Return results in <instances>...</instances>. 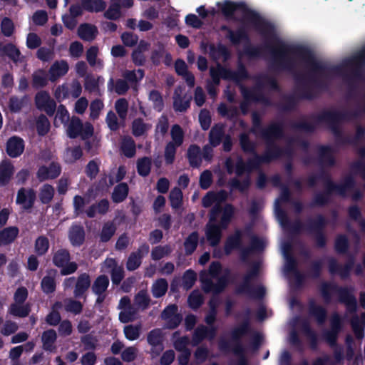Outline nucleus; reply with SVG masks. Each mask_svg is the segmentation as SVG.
<instances>
[{
    "mask_svg": "<svg viewBox=\"0 0 365 365\" xmlns=\"http://www.w3.org/2000/svg\"><path fill=\"white\" fill-rule=\"evenodd\" d=\"M178 147L173 142H169L165 145L164 156L167 165H171L174 163Z\"/></svg>",
    "mask_w": 365,
    "mask_h": 365,
    "instance_id": "obj_63",
    "label": "nucleus"
},
{
    "mask_svg": "<svg viewBox=\"0 0 365 365\" xmlns=\"http://www.w3.org/2000/svg\"><path fill=\"white\" fill-rule=\"evenodd\" d=\"M259 274V266L254 265L243 277V282L235 289L236 294H247L252 299H262L265 295V288L262 286L256 287L251 284V281Z\"/></svg>",
    "mask_w": 365,
    "mask_h": 365,
    "instance_id": "obj_8",
    "label": "nucleus"
},
{
    "mask_svg": "<svg viewBox=\"0 0 365 365\" xmlns=\"http://www.w3.org/2000/svg\"><path fill=\"white\" fill-rule=\"evenodd\" d=\"M201 150L199 145L192 144L189 146L187 152V158L190 167L197 168L201 165Z\"/></svg>",
    "mask_w": 365,
    "mask_h": 365,
    "instance_id": "obj_32",
    "label": "nucleus"
},
{
    "mask_svg": "<svg viewBox=\"0 0 365 365\" xmlns=\"http://www.w3.org/2000/svg\"><path fill=\"white\" fill-rule=\"evenodd\" d=\"M217 283H214L212 280H207V290L205 293H213V294H219L222 293L229 284L228 274H224L217 277Z\"/></svg>",
    "mask_w": 365,
    "mask_h": 365,
    "instance_id": "obj_24",
    "label": "nucleus"
},
{
    "mask_svg": "<svg viewBox=\"0 0 365 365\" xmlns=\"http://www.w3.org/2000/svg\"><path fill=\"white\" fill-rule=\"evenodd\" d=\"M281 151L282 147L274 142L266 143L265 150L260 156L264 164H269L282 157Z\"/></svg>",
    "mask_w": 365,
    "mask_h": 365,
    "instance_id": "obj_21",
    "label": "nucleus"
},
{
    "mask_svg": "<svg viewBox=\"0 0 365 365\" xmlns=\"http://www.w3.org/2000/svg\"><path fill=\"white\" fill-rule=\"evenodd\" d=\"M241 92L245 102L248 103L249 101H255L261 102L264 104H268L269 103L268 98L264 96L260 88H257V86L252 89L242 86Z\"/></svg>",
    "mask_w": 365,
    "mask_h": 365,
    "instance_id": "obj_20",
    "label": "nucleus"
},
{
    "mask_svg": "<svg viewBox=\"0 0 365 365\" xmlns=\"http://www.w3.org/2000/svg\"><path fill=\"white\" fill-rule=\"evenodd\" d=\"M170 135L172 141L177 146H180L184 140V132L181 126L178 124H175L172 126L170 130Z\"/></svg>",
    "mask_w": 365,
    "mask_h": 365,
    "instance_id": "obj_60",
    "label": "nucleus"
},
{
    "mask_svg": "<svg viewBox=\"0 0 365 365\" xmlns=\"http://www.w3.org/2000/svg\"><path fill=\"white\" fill-rule=\"evenodd\" d=\"M19 230L16 226H10L0 230V247L12 244L17 238Z\"/></svg>",
    "mask_w": 365,
    "mask_h": 365,
    "instance_id": "obj_27",
    "label": "nucleus"
},
{
    "mask_svg": "<svg viewBox=\"0 0 365 365\" xmlns=\"http://www.w3.org/2000/svg\"><path fill=\"white\" fill-rule=\"evenodd\" d=\"M323 263L321 259L312 262L307 271V276L312 279H319L322 275Z\"/></svg>",
    "mask_w": 365,
    "mask_h": 365,
    "instance_id": "obj_62",
    "label": "nucleus"
},
{
    "mask_svg": "<svg viewBox=\"0 0 365 365\" xmlns=\"http://www.w3.org/2000/svg\"><path fill=\"white\" fill-rule=\"evenodd\" d=\"M83 150L80 145L68 147L64 153V161L67 164H73L83 156Z\"/></svg>",
    "mask_w": 365,
    "mask_h": 365,
    "instance_id": "obj_39",
    "label": "nucleus"
},
{
    "mask_svg": "<svg viewBox=\"0 0 365 365\" xmlns=\"http://www.w3.org/2000/svg\"><path fill=\"white\" fill-rule=\"evenodd\" d=\"M251 184L249 177L245 178L243 180L240 181L236 178L231 179L229 185L232 190H237L240 192H245L248 190Z\"/></svg>",
    "mask_w": 365,
    "mask_h": 365,
    "instance_id": "obj_56",
    "label": "nucleus"
},
{
    "mask_svg": "<svg viewBox=\"0 0 365 365\" xmlns=\"http://www.w3.org/2000/svg\"><path fill=\"white\" fill-rule=\"evenodd\" d=\"M169 200L170 206L173 209H178L182 202V192L179 187H174L170 192Z\"/></svg>",
    "mask_w": 365,
    "mask_h": 365,
    "instance_id": "obj_57",
    "label": "nucleus"
},
{
    "mask_svg": "<svg viewBox=\"0 0 365 365\" xmlns=\"http://www.w3.org/2000/svg\"><path fill=\"white\" fill-rule=\"evenodd\" d=\"M141 331V325L129 324L125 326L123 332L125 337L129 341H134L139 338Z\"/></svg>",
    "mask_w": 365,
    "mask_h": 365,
    "instance_id": "obj_58",
    "label": "nucleus"
},
{
    "mask_svg": "<svg viewBox=\"0 0 365 365\" xmlns=\"http://www.w3.org/2000/svg\"><path fill=\"white\" fill-rule=\"evenodd\" d=\"M41 287L46 294L54 292L56 288L55 277L48 275L43 277L41 282Z\"/></svg>",
    "mask_w": 365,
    "mask_h": 365,
    "instance_id": "obj_59",
    "label": "nucleus"
},
{
    "mask_svg": "<svg viewBox=\"0 0 365 365\" xmlns=\"http://www.w3.org/2000/svg\"><path fill=\"white\" fill-rule=\"evenodd\" d=\"M164 336L163 331L155 328L150 331L147 334V342L151 346L150 353L158 356L164 349Z\"/></svg>",
    "mask_w": 365,
    "mask_h": 365,
    "instance_id": "obj_13",
    "label": "nucleus"
},
{
    "mask_svg": "<svg viewBox=\"0 0 365 365\" xmlns=\"http://www.w3.org/2000/svg\"><path fill=\"white\" fill-rule=\"evenodd\" d=\"M336 113L337 110H324L317 115L313 114L310 116L314 122H309L305 120L292 121L289 123V127L297 131L312 133L316 130L318 124L326 123L339 143L353 145V139L343 135L340 123L344 120L341 117H336L335 113Z\"/></svg>",
    "mask_w": 365,
    "mask_h": 365,
    "instance_id": "obj_2",
    "label": "nucleus"
},
{
    "mask_svg": "<svg viewBox=\"0 0 365 365\" xmlns=\"http://www.w3.org/2000/svg\"><path fill=\"white\" fill-rule=\"evenodd\" d=\"M318 160L322 166L333 167L335 165L336 160L331 146L322 145L318 146Z\"/></svg>",
    "mask_w": 365,
    "mask_h": 365,
    "instance_id": "obj_22",
    "label": "nucleus"
},
{
    "mask_svg": "<svg viewBox=\"0 0 365 365\" xmlns=\"http://www.w3.org/2000/svg\"><path fill=\"white\" fill-rule=\"evenodd\" d=\"M210 55L215 58L216 56L217 57H224L225 59L228 58L230 56V53L229 49L222 43H218L215 46L213 43H211L209 46Z\"/></svg>",
    "mask_w": 365,
    "mask_h": 365,
    "instance_id": "obj_53",
    "label": "nucleus"
},
{
    "mask_svg": "<svg viewBox=\"0 0 365 365\" xmlns=\"http://www.w3.org/2000/svg\"><path fill=\"white\" fill-rule=\"evenodd\" d=\"M116 226L113 222L108 221L103 224L100 233V242H108L116 232Z\"/></svg>",
    "mask_w": 365,
    "mask_h": 365,
    "instance_id": "obj_48",
    "label": "nucleus"
},
{
    "mask_svg": "<svg viewBox=\"0 0 365 365\" xmlns=\"http://www.w3.org/2000/svg\"><path fill=\"white\" fill-rule=\"evenodd\" d=\"M328 220L322 214L317 215L313 218H308L305 222H302L299 220L287 224L285 228L293 234L298 235L302 231H304L314 239L316 247L318 248H324L327 244V237L325 233V228L328 225Z\"/></svg>",
    "mask_w": 365,
    "mask_h": 365,
    "instance_id": "obj_3",
    "label": "nucleus"
},
{
    "mask_svg": "<svg viewBox=\"0 0 365 365\" xmlns=\"http://www.w3.org/2000/svg\"><path fill=\"white\" fill-rule=\"evenodd\" d=\"M97 34L96 26L90 24H82L78 29V35L83 41H92L96 38Z\"/></svg>",
    "mask_w": 365,
    "mask_h": 365,
    "instance_id": "obj_30",
    "label": "nucleus"
},
{
    "mask_svg": "<svg viewBox=\"0 0 365 365\" xmlns=\"http://www.w3.org/2000/svg\"><path fill=\"white\" fill-rule=\"evenodd\" d=\"M309 314L314 318L319 325H323L327 319V310L322 305L317 304L314 299L309 301Z\"/></svg>",
    "mask_w": 365,
    "mask_h": 365,
    "instance_id": "obj_19",
    "label": "nucleus"
},
{
    "mask_svg": "<svg viewBox=\"0 0 365 365\" xmlns=\"http://www.w3.org/2000/svg\"><path fill=\"white\" fill-rule=\"evenodd\" d=\"M83 10L88 12H101L106 8V3L103 0H81Z\"/></svg>",
    "mask_w": 365,
    "mask_h": 365,
    "instance_id": "obj_38",
    "label": "nucleus"
},
{
    "mask_svg": "<svg viewBox=\"0 0 365 365\" xmlns=\"http://www.w3.org/2000/svg\"><path fill=\"white\" fill-rule=\"evenodd\" d=\"M51 261L53 264L61 269L60 273L62 276L73 274L78 269V264L71 260V255L66 248L53 250L51 252Z\"/></svg>",
    "mask_w": 365,
    "mask_h": 365,
    "instance_id": "obj_9",
    "label": "nucleus"
},
{
    "mask_svg": "<svg viewBox=\"0 0 365 365\" xmlns=\"http://www.w3.org/2000/svg\"><path fill=\"white\" fill-rule=\"evenodd\" d=\"M217 6L227 19H233L235 13L241 11L247 21L263 37L274 38V47L267 43L264 45L272 56V68L293 73L299 99L312 101L317 98L321 93L329 90L332 76L342 75V66H329L318 61L309 48L288 44L278 38L274 25L249 9L245 2L225 0L222 4L218 2Z\"/></svg>",
    "mask_w": 365,
    "mask_h": 365,
    "instance_id": "obj_1",
    "label": "nucleus"
},
{
    "mask_svg": "<svg viewBox=\"0 0 365 365\" xmlns=\"http://www.w3.org/2000/svg\"><path fill=\"white\" fill-rule=\"evenodd\" d=\"M354 264L355 256L353 254H349L348 259L344 264H339L334 257L329 258L328 260V269L331 274H338L341 279H347L350 277Z\"/></svg>",
    "mask_w": 365,
    "mask_h": 365,
    "instance_id": "obj_11",
    "label": "nucleus"
},
{
    "mask_svg": "<svg viewBox=\"0 0 365 365\" xmlns=\"http://www.w3.org/2000/svg\"><path fill=\"white\" fill-rule=\"evenodd\" d=\"M152 167V160L150 157H143L138 158L136 162L137 172L139 175L142 177H147L149 175Z\"/></svg>",
    "mask_w": 365,
    "mask_h": 365,
    "instance_id": "obj_44",
    "label": "nucleus"
},
{
    "mask_svg": "<svg viewBox=\"0 0 365 365\" xmlns=\"http://www.w3.org/2000/svg\"><path fill=\"white\" fill-rule=\"evenodd\" d=\"M266 143L274 142L284 135V125L282 122H272L267 127L262 128L259 133Z\"/></svg>",
    "mask_w": 365,
    "mask_h": 365,
    "instance_id": "obj_12",
    "label": "nucleus"
},
{
    "mask_svg": "<svg viewBox=\"0 0 365 365\" xmlns=\"http://www.w3.org/2000/svg\"><path fill=\"white\" fill-rule=\"evenodd\" d=\"M197 280V274L190 269L185 272L182 275V287L185 290L190 289Z\"/></svg>",
    "mask_w": 365,
    "mask_h": 365,
    "instance_id": "obj_61",
    "label": "nucleus"
},
{
    "mask_svg": "<svg viewBox=\"0 0 365 365\" xmlns=\"http://www.w3.org/2000/svg\"><path fill=\"white\" fill-rule=\"evenodd\" d=\"M68 237L72 246L81 247L86 239L84 227L81 224L73 223L69 228Z\"/></svg>",
    "mask_w": 365,
    "mask_h": 365,
    "instance_id": "obj_17",
    "label": "nucleus"
},
{
    "mask_svg": "<svg viewBox=\"0 0 365 365\" xmlns=\"http://www.w3.org/2000/svg\"><path fill=\"white\" fill-rule=\"evenodd\" d=\"M350 324L355 337L362 339L364 337L365 312L361 313L360 317L357 315L352 317Z\"/></svg>",
    "mask_w": 365,
    "mask_h": 365,
    "instance_id": "obj_28",
    "label": "nucleus"
},
{
    "mask_svg": "<svg viewBox=\"0 0 365 365\" xmlns=\"http://www.w3.org/2000/svg\"><path fill=\"white\" fill-rule=\"evenodd\" d=\"M108 277L105 274L96 277L92 285V291L96 295L103 294L109 286Z\"/></svg>",
    "mask_w": 365,
    "mask_h": 365,
    "instance_id": "obj_43",
    "label": "nucleus"
},
{
    "mask_svg": "<svg viewBox=\"0 0 365 365\" xmlns=\"http://www.w3.org/2000/svg\"><path fill=\"white\" fill-rule=\"evenodd\" d=\"M265 87L274 91L279 90V86L277 79L269 76H263L257 79V88H260L261 91H262V89Z\"/></svg>",
    "mask_w": 365,
    "mask_h": 365,
    "instance_id": "obj_42",
    "label": "nucleus"
},
{
    "mask_svg": "<svg viewBox=\"0 0 365 365\" xmlns=\"http://www.w3.org/2000/svg\"><path fill=\"white\" fill-rule=\"evenodd\" d=\"M61 173V167L58 163L51 162L48 166L41 165L36 172V178L40 182L57 178Z\"/></svg>",
    "mask_w": 365,
    "mask_h": 365,
    "instance_id": "obj_14",
    "label": "nucleus"
},
{
    "mask_svg": "<svg viewBox=\"0 0 365 365\" xmlns=\"http://www.w3.org/2000/svg\"><path fill=\"white\" fill-rule=\"evenodd\" d=\"M191 97L186 98V96H182L178 93L177 89L173 97V108L176 112H185L190 106Z\"/></svg>",
    "mask_w": 365,
    "mask_h": 365,
    "instance_id": "obj_36",
    "label": "nucleus"
},
{
    "mask_svg": "<svg viewBox=\"0 0 365 365\" xmlns=\"http://www.w3.org/2000/svg\"><path fill=\"white\" fill-rule=\"evenodd\" d=\"M348 65L352 67L351 75L346 76L345 78L351 80V78L362 79L365 75V63H360L352 56L348 61Z\"/></svg>",
    "mask_w": 365,
    "mask_h": 365,
    "instance_id": "obj_31",
    "label": "nucleus"
},
{
    "mask_svg": "<svg viewBox=\"0 0 365 365\" xmlns=\"http://www.w3.org/2000/svg\"><path fill=\"white\" fill-rule=\"evenodd\" d=\"M120 150L125 157L133 158L136 153L135 140L130 136H125L120 143Z\"/></svg>",
    "mask_w": 365,
    "mask_h": 365,
    "instance_id": "obj_37",
    "label": "nucleus"
},
{
    "mask_svg": "<svg viewBox=\"0 0 365 365\" xmlns=\"http://www.w3.org/2000/svg\"><path fill=\"white\" fill-rule=\"evenodd\" d=\"M324 190L315 193L311 202L312 207H324L329 204L334 193L342 197H346L347 191L352 190L356 186L354 178L349 175L346 176L341 183H336L332 180H328Z\"/></svg>",
    "mask_w": 365,
    "mask_h": 365,
    "instance_id": "obj_4",
    "label": "nucleus"
},
{
    "mask_svg": "<svg viewBox=\"0 0 365 365\" xmlns=\"http://www.w3.org/2000/svg\"><path fill=\"white\" fill-rule=\"evenodd\" d=\"M68 69V64L66 61H55L48 70L50 81L52 82L56 81L58 78L66 75Z\"/></svg>",
    "mask_w": 365,
    "mask_h": 365,
    "instance_id": "obj_26",
    "label": "nucleus"
},
{
    "mask_svg": "<svg viewBox=\"0 0 365 365\" xmlns=\"http://www.w3.org/2000/svg\"><path fill=\"white\" fill-rule=\"evenodd\" d=\"M57 339V334L54 329H48L42 334L41 340L43 348L46 351H53L56 346L53 345Z\"/></svg>",
    "mask_w": 365,
    "mask_h": 365,
    "instance_id": "obj_35",
    "label": "nucleus"
},
{
    "mask_svg": "<svg viewBox=\"0 0 365 365\" xmlns=\"http://www.w3.org/2000/svg\"><path fill=\"white\" fill-rule=\"evenodd\" d=\"M249 78V73L245 66L240 63L237 66V71H233L232 81L235 82L236 83H239L245 80L248 79Z\"/></svg>",
    "mask_w": 365,
    "mask_h": 365,
    "instance_id": "obj_64",
    "label": "nucleus"
},
{
    "mask_svg": "<svg viewBox=\"0 0 365 365\" xmlns=\"http://www.w3.org/2000/svg\"><path fill=\"white\" fill-rule=\"evenodd\" d=\"M225 136L224 126L222 124L214 125L209 133L210 144L215 148L218 146Z\"/></svg>",
    "mask_w": 365,
    "mask_h": 365,
    "instance_id": "obj_34",
    "label": "nucleus"
},
{
    "mask_svg": "<svg viewBox=\"0 0 365 365\" xmlns=\"http://www.w3.org/2000/svg\"><path fill=\"white\" fill-rule=\"evenodd\" d=\"M222 230L220 224L215 222H208L206 228V237L212 247L217 246L222 237Z\"/></svg>",
    "mask_w": 365,
    "mask_h": 365,
    "instance_id": "obj_23",
    "label": "nucleus"
},
{
    "mask_svg": "<svg viewBox=\"0 0 365 365\" xmlns=\"http://www.w3.org/2000/svg\"><path fill=\"white\" fill-rule=\"evenodd\" d=\"M242 231L237 229L232 235L227 237L224 245V252L226 255H229L233 250H237L242 247Z\"/></svg>",
    "mask_w": 365,
    "mask_h": 365,
    "instance_id": "obj_18",
    "label": "nucleus"
},
{
    "mask_svg": "<svg viewBox=\"0 0 365 365\" xmlns=\"http://www.w3.org/2000/svg\"><path fill=\"white\" fill-rule=\"evenodd\" d=\"M50 247V243L48 237L45 235L38 236L34 242V250L38 256L45 255Z\"/></svg>",
    "mask_w": 365,
    "mask_h": 365,
    "instance_id": "obj_46",
    "label": "nucleus"
},
{
    "mask_svg": "<svg viewBox=\"0 0 365 365\" xmlns=\"http://www.w3.org/2000/svg\"><path fill=\"white\" fill-rule=\"evenodd\" d=\"M349 242L346 235L339 234L336 236L334 242V249L339 254L349 255Z\"/></svg>",
    "mask_w": 365,
    "mask_h": 365,
    "instance_id": "obj_49",
    "label": "nucleus"
},
{
    "mask_svg": "<svg viewBox=\"0 0 365 365\" xmlns=\"http://www.w3.org/2000/svg\"><path fill=\"white\" fill-rule=\"evenodd\" d=\"M36 127L38 135L44 136L46 135L51 127L48 118L45 115L41 114L36 119Z\"/></svg>",
    "mask_w": 365,
    "mask_h": 365,
    "instance_id": "obj_54",
    "label": "nucleus"
},
{
    "mask_svg": "<svg viewBox=\"0 0 365 365\" xmlns=\"http://www.w3.org/2000/svg\"><path fill=\"white\" fill-rule=\"evenodd\" d=\"M199 234L197 231L191 232L184 242L185 252L187 255H192L197 247Z\"/></svg>",
    "mask_w": 365,
    "mask_h": 365,
    "instance_id": "obj_47",
    "label": "nucleus"
},
{
    "mask_svg": "<svg viewBox=\"0 0 365 365\" xmlns=\"http://www.w3.org/2000/svg\"><path fill=\"white\" fill-rule=\"evenodd\" d=\"M24 140L19 136L14 135L10 137L6 144V152L7 155L16 158L19 157L24 151Z\"/></svg>",
    "mask_w": 365,
    "mask_h": 365,
    "instance_id": "obj_16",
    "label": "nucleus"
},
{
    "mask_svg": "<svg viewBox=\"0 0 365 365\" xmlns=\"http://www.w3.org/2000/svg\"><path fill=\"white\" fill-rule=\"evenodd\" d=\"M54 188L49 184L43 185L40 189L39 199L42 204L47 205L51 202L54 196Z\"/></svg>",
    "mask_w": 365,
    "mask_h": 365,
    "instance_id": "obj_52",
    "label": "nucleus"
},
{
    "mask_svg": "<svg viewBox=\"0 0 365 365\" xmlns=\"http://www.w3.org/2000/svg\"><path fill=\"white\" fill-rule=\"evenodd\" d=\"M14 172L12 163L4 160L0 163V185L5 186L9 184Z\"/></svg>",
    "mask_w": 365,
    "mask_h": 365,
    "instance_id": "obj_29",
    "label": "nucleus"
},
{
    "mask_svg": "<svg viewBox=\"0 0 365 365\" xmlns=\"http://www.w3.org/2000/svg\"><path fill=\"white\" fill-rule=\"evenodd\" d=\"M250 309L246 310V318L236 327L231 331V339L233 346L231 347V343L226 339H220L218 342V348L222 352H234L236 346H240L243 351H246L245 347L241 341L242 336L251 333L252 329L250 321Z\"/></svg>",
    "mask_w": 365,
    "mask_h": 365,
    "instance_id": "obj_7",
    "label": "nucleus"
},
{
    "mask_svg": "<svg viewBox=\"0 0 365 365\" xmlns=\"http://www.w3.org/2000/svg\"><path fill=\"white\" fill-rule=\"evenodd\" d=\"M128 193V185L126 182H120L114 187L111 194V200L114 203H120L127 198Z\"/></svg>",
    "mask_w": 365,
    "mask_h": 365,
    "instance_id": "obj_33",
    "label": "nucleus"
},
{
    "mask_svg": "<svg viewBox=\"0 0 365 365\" xmlns=\"http://www.w3.org/2000/svg\"><path fill=\"white\" fill-rule=\"evenodd\" d=\"M0 51L4 55L8 56L14 63H17L19 61L21 52L12 43H6L0 48Z\"/></svg>",
    "mask_w": 365,
    "mask_h": 365,
    "instance_id": "obj_50",
    "label": "nucleus"
},
{
    "mask_svg": "<svg viewBox=\"0 0 365 365\" xmlns=\"http://www.w3.org/2000/svg\"><path fill=\"white\" fill-rule=\"evenodd\" d=\"M203 302L202 294L197 289L193 290L187 298L189 307L194 310L200 308L202 305Z\"/></svg>",
    "mask_w": 365,
    "mask_h": 365,
    "instance_id": "obj_55",
    "label": "nucleus"
},
{
    "mask_svg": "<svg viewBox=\"0 0 365 365\" xmlns=\"http://www.w3.org/2000/svg\"><path fill=\"white\" fill-rule=\"evenodd\" d=\"M220 30L226 32L225 38L228 39L232 45L237 46L245 43L243 53L249 58H257L262 56V47L252 46L250 43V35L245 27L240 26L233 30L227 25H221Z\"/></svg>",
    "mask_w": 365,
    "mask_h": 365,
    "instance_id": "obj_5",
    "label": "nucleus"
},
{
    "mask_svg": "<svg viewBox=\"0 0 365 365\" xmlns=\"http://www.w3.org/2000/svg\"><path fill=\"white\" fill-rule=\"evenodd\" d=\"M353 290L352 287H340L328 282H324L320 287V293L326 303H329L332 294L336 293L339 302L344 304L350 313L356 312L357 308V301L353 294Z\"/></svg>",
    "mask_w": 365,
    "mask_h": 365,
    "instance_id": "obj_6",
    "label": "nucleus"
},
{
    "mask_svg": "<svg viewBox=\"0 0 365 365\" xmlns=\"http://www.w3.org/2000/svg\"><path fill=\"white\" fill-rule=\"evenodd\" d=\"M36 199V194L34 189L21 187L17 192L16 202L24 210H29L34 207Z\"/></svg>",
    "mask_w": 365,
    "mask_h": 365,
    "instance_id": "obj_15",
    "label": "nucleus"
},
{
    "mask_svg": "<svg viewBox=\"0 0 365 365\" xmlns=\"http://www.w3.org/2000/svg\"><path fill=\"white\" fill-rule=\"evenodd\" d=\"M235 215V207L230 203L226 204L223 207L222 216L220 218V224L223 230H225L229 226Z\"/></svg>",
    "mask_w": 365,
    "mask_h": 365,
    "instance_id": "obj_45",
    "label": "nucleus"
},
{
    "mask_svg": "<svg viewBox=\"0 0 365 365\" xmlns=\"http://www.w3.org/2000/svg\"><path fill=\"white\" fill-rule=\"evenodd\" d=\"M93 134V127L90 123L83 124L81 120L73 116L67 128V135L71 139L81 137L82 140L90 138Z\"/></svg>",
    "mask_w": 365,
    "mask_h": 365,
    "instance_id": "obj_10",
    "label": "nucleus"
},
{
    "mask_svg": "<svg viewBox=\"0 0 365 365\" xmlns=\"http://www.w3.org/2000/svg\"><path fill=\"white\" fill-rule=\"evenodd\" d=\"M239 141L240 148L245 153L252 155L257 153L256 151V143L250 139L247 133H242L239 136Z\"/></svg>",
    "mask_w": 365,
    "mask_h": 365,
    "instance_id": "obj_40",
    "label": "nucleus"
},
{
    "mask_svg": "<svg viewBox=\"0 0 365 365\" xmlns=\"http://www.w3.org/2000/svg\"><path fill=\"white\" fill-rule=\"evenodd\" d=\"M31 311V307L29 303L17 304L13 303L10 305L9 312L11 315L17 317H26Z\"/></svg>",
    "mask_w": 365,
    "mask_h": 365,
    "instance_id": "obj_41",
    "label": "nucleus"
},
{
    "mask_svg": "<svg viewBox=\"0 0 365 365\" xmlns=\"http://www.w3.org/2000/svg\"><path fill=\"white\" fill-rule=\"evenodd\" d=\"M168 288V284L165 279L160 278L157 279L152 286V294L155 298H160L164 296Z\"/></svg>",
    "mask_w": 365,
    "mask_h": 365,
    "instance_id": "obj_51",
    "label": "nucleus"
},
{
    "mask_svg": "<svg viewBox=\"0 0 365 365\" xmlns=\"http://www.w3.org/2000/svg\"><path fill=\"white\" fill-rule=\"evenodd\" d=\"M91 277L90 275L86 273L81 274L76 280L73 294L76 298H81L83 297L86 291L91 287Z\"/></svg>",
    "mask_w": 365,
    "mask_h": 365,
    "instance_id": "obj_25",
    "label": "nucleus"
}]
</instances>
